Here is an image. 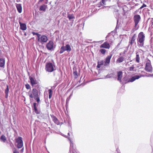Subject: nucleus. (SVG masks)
<instances>
[{
	"label": "nucleus",
	"mask_w": 153,
	"mask_h": 153,
	"mask_svg": "<svg viewBox=\"0 0 153 153\" xmlns=\"http://www.w3.org/2000/svg\"><path fill=\"white\" fill-rule=\"evenodd\" d=\"M141 77V76H140L139 75H136L134 76H132L130 78L128 82H132L134 81L135 80L139 79L140 77Z\"/></svg>",
	"instance_id": "nucleus-17"
},
{
	"label": "nucleus",
	"mask_w": 153,
	"mask_h": 153,
	"mask_svg": "<svg viewBox=\"0 0 153 153\" xmlns=\"http://www.w3.org/2000/svg\"><path fill=\"white\" fill-rule=\"evenodd\" d=\"M148 22H149L150 23L149 30H151L152 28L153 27V18H149L148 20Z\"/></svg>",
	"instance_id": "nucleus-18"
},
{
	"label": "nucleus",
	"mask_w": 153,
	"mask_h": 153,
	"mask_svg": "<svg viewBox=\"0 0 153 153\" xmlns=\"http://www.w3.org/2000/svg\"><path fill=\"white\" fill-rule=\"evenodd\" d=\"M103 5H106L110 2V0H102Z\"/></svg>",
	"instance_id": "nucleus-24"
},
{
	"label": "nucleus",
	"mask_w": 153,
	"mask_h": 153,
	"mask_svg": "<svg viewBox=\"0 0 153 153\" xmlns=\"http://www.w3.org/2000/svg\"><path fill=\"white\" fill-rule=\"evenodd\" d=\"M47 7V6L45 4L41 5L40 6L39 8V10L40 11H43L45 12L46 11V9Z\"/></svg>",
	"instance_id": "nucleus-21"
},
{
	"label": "nucleus",
	"mask_w": 153,
	"mask_h": 153,
	"mask_svg": "<svg viewBox=\"0 0 153 153\" xmlns=\"http://www.w3.org/2000/svg\"><path fill=\"white\" fill-rule=\"evenodd\" d=\"M112 42L111 43H109L108 42L106 41L101 44L100 46V48L99 51L100 53L103 55L105 54L107 51L105 49H109L111 45Z\"/></svg>",
	"instance_id": "nucleus-2"
},
{
	"label": "nucleus",
	"mask_w": 153,
	"mask_h": 153,
	"mask_svg": "<svg viewBox=\"0 0 153 153\" xmlns=\"http://www.w3.org/2000/svg\"><path fill=\"white\" fill-rule=\"evenodd\" d=\"M5 94V98H7L8 96V94Z\"/></svg>",
	"instance_id": "nucleus-40"
},
{
	"label": "nucleus",
	"mask_w": 153,
	"mask_h": 153,
	"mask_svg": "<svg viewBox=\"0 0 153 153\" xmlns=\"http://www.w3.org/2000/svg\"><path fill=\"white\" fill-rule=\"evenodd\" d=\"M48 40L47 36L45 35H41L40 34L38 37L37 38L38 42L43 44L44 43L46 42Z\"/></svg>",
	"instance_id": "nucleus-3"
},
{
	"label": "nucleus",
	"mask_w": 153,
	"mask_h": 153,
	"mask_svg": "<svg viewBox=\"0 0 153 153\" xmlns=\"http://www.w3.org/2000/svg\"><path fill=\"white\" fill-rule=\"evenodd\" d=\"M75 79H76L78 77V73L76 71H75L73 73Z\"/></svg>",
	"instance_id": "nucleus-30"
},
{
	"label": "nucleus",
	"mask_w": 153,
	"mask_h": 153,
	"mask_svg": "<svg viewBox=\"0 0 153 153\" xmlns=\"http://www.w3.org/2000/svg\"><path fill=\"white\" fill-rule=\"evenodd\" d=\"M68 17L70 20L75 18V17L73 14H68Z\"/></svg>",
	"instance_id": "nucleus-29"
},
{
	"label": "nucleus",
	"mask_w": 153,
	"mask_h": 153,
	"mask_svg": "<svg viewBox=\"0 0 153 153\" xmlns=\"http://www.w3.org/2000/svg\"><path fill=\"white\" fill-rule=\"evenodd\" d=\"M123 72L121 71L117 72V80L120 82H122V79L123 78Z\"/></svg>",
	"instance_id": "nucleus-11"
},
{
	"label": "nucleus",
	"mask_w": 153,
	"mask_h": 153,
	"mask_svg": "<svg viewBox=\"0 0 153 153\" xmlns=\"http://www.w3.org/2000/svg\"><path fill=\"white\" fill-rule=\"evenodd\" d=\"M19 23L20 26V28L21 30H25L26 29L27 26L25 24L22 23L20 21L19 22Z\"/></svg>",
	"instance_id": "nucleus-16"
},
{
	"label": "nucleus",
	"mask_w": 153,
	"mask_h": 153,
	"mask_svg": "<svg viewBox=\"0 0 153 153\" xmlns=\"http://www.w3.org/2000/svg\"><path fill=\"white\" fill-rule=\"evenodd\" d=\"M101 65H100L98 63L97 65V68H100L101 67Z\"/></svg>",
	"instance_id": "nucleus-39"
},
{
	"label": "nucleus",
	"mask_w": 153,
	"mask_h": 153,
	"mask_svg": "<svg viewBox=\"0 0 153 153\" xmlns=\"http://www.w3.org/2000/svg\"><path fill=\"white\" fill-rule=\"evenodd\" d=\"M36 102H34L33 103V106H32V108L33 110L34 109H36V108H37L36 107Z\"/></svg>",
	"instance_id": "nucleus-35"
},
{
	"label": "nucleus",
	"mask_w": 153,
	"mask_h": 153,
	"mask_svg": "<svg viewBox=\"0 0 153 153\" xmlns=\"http://www.w3.org/2000/svg\"><path fill=\"white\" fill-rule=\"evenodd\" d=\"M134 65H132L131 67H129L128 68V70L129 71H134Z\"/></svg>",
	"instance_id": "nucleus-28"
},
{
	"label": "nucleus",
	"mask_w": 153,
	"mask_h": 153,
	"mask_svg": "<svg viewBox=\"0 0 153 153\" xmlns=\"http://www.w3.org/2000/svg\"><path fill=\"white\" fill-rule=\"evenodd\" d=\"M152 67L151 65V62L150 60L149 62L146 63L145 69L146 71L150 73L152 72Z\"/></svg>",
	"instance_id": "nucleus-7"
},
{
	"label": "nucleus",
	"mask_w": 153,
	"mask_h": 153,
	"mask_svg": "<svg viewBox=\"0 0 153 153\" xmlns=\"http://www.w3.org/2000/svg\"><path fill=\"white\" fill-rule=\"evenodd\" d=\"M140 16L139 15H137L134 16V20L135 23L134 27H137V26L140 22Z\"/></svg>",
	"instance_id": "nucleus-8"
},
{
	"label": "nucleus",
	"mask_w": 153,
	"mask_h": 153,
	"mask_svg": "<svg viewBox=\"0 0 153 153\" xmlns=\"http://www.w3.org/2000/svg\"><path fill=\"white\" fill-rule=\"evenodd\" d=\"M145 39V35L143 32H140L138 34L137 39V44L139 47H142L144 46Z\"/></svg>",
	"instance_id": "nucleus-1"
},
{
	"label": "nucleus",
	"mask_w": 153,
	"mask_h": 153,
	"mask_svg": "<svg viewBox=\"0 0 153 153\" xmlns=\"http://www.w3.org/2000/svg\"><path fill=\"white\" fill-rule=\"evenodd\" d=\"M44 0H39V2H42V1H43Z\"/></svg>",
	"instance_id": "nucleus-42"
},
{
	"label": "nucleus",
	"mask_w": 153,
	"mask_h": 153,
	"mask_svg": "<svg viewBox=\"0 0 153 153\" xmlns=\"http://www.w3.org/2000/svg\"><path fill=\"white\" fill-rule=\"evenodd\" d=\"M0 139L4 143L5 142L6 140V138L4 135H2Z\"/></svg>",
	"instance_id": "nucleus-26"
},
{
	"label": "nucleus",
	"mask_w": 153,
	"mask_h": 153,
	"mask_svg": "<svg viewBox=\"0 0 153 153\" xmlns=\"http://www.w3.org/2000/svg\"><path fill=\"white\" fill-rule=\"evenodd\" d=\"M152 31L153 32V28H152Z\"/></svg>",
	"instance_id": "nucleus-43"
},
{
	"label": "nucleus",
	"mask_w": 153,
	"mask_h": 153,
	"mask_svg": "<svg viewBox=\"0 0 153 153\" xmlns=\"http://www.w3.org/2000/svg\"><path fill=\"white\" fill-rule=\"evenodd\" d=\"M112 55L111 54L107 56L105 58L104 61V66H108L110 64L111 59L112 57Z\"/></svg>",
	"instance_id": "nucleus-9"
},
{
	"label": "nucleus",
	"mask_w": 153,
	"mask_h": 153,
	"mask_svg": "<svg viewBox=\"0 0 153 153\" xmlns=\"http://www.w3.org/2000/svg\"><path fill=\"white\" fill-rule=\"evenodd\" d=\"M146 7V5L145 4H143V5L141 6V7H140V9H142L144 7Z\"/></svg>",
	"instance_id": "nucleus-38"
},
{
	"label": "nucleus",
	"mask_w": 153,
	"mask_h": 153,
	"mask_svg": "<svg viewBox=\"0 0 153 153\" xmlns=\"http://www.w3.org/2000/svg\"><path fill=\"white\" fill-rule=\"evenodd\" d=\"M65 47L66 51L68 52H70L71 50L70 45L69 44L66 45Z\"/></svg>",
	"instance_id": "nucleus-23"
},
{
	"label": "nucleus",
	"mask_w": 153,
	"mask_h": 153,
	"mask_svg": "<svg viewBox=\"0 0 153 153\" xmlns=\"http://www.w3.org/2000/svg\"><path fill=\"white\" fill-rule=\"evenodd\" d=\"M51 117L53 121L57 125L60 124V122L58 119L53 115H51Z\"/></svg>",
	"instance_id": "nucleus-14"
},
{
	"label": "nucleus",
	"mask_w": 153,
	"mask_h": 153,
	"mask_svg": "<svg viewBox=\"0 0 153 153\" xmlns=\"http://www.w3.org/2000/svg\"><path fill=\"white\" fill-rule=\"evenodd\" d=\"M136 34H134L131 38L130 39V45L132 46L135 42V41L136 39Z\"/></svg>",
	"instance_id": "nucleus-13"
},
{
	"label": "nucleus",
	"mask_w": 153,
	"mask_h": 153,
	"mask_svg": "<svg viewBox=\"0 0 153 153\" xmlns=\"http://www.w3.org/2000/svg\"><path fill=\"white\" fill-rule=\"evenodd\" d=\"M5 65V59L3 58L0 59V67L4 68Z\"/></svg>",
	"instance_id": "nucleus-20"
},
{
	"label": "nucleus",
	"mask_w": 153,
	"mask_h": 153,
	"mask_svg": "<svg viewBox=\"0 0 153 153\" xmlns=\"http://www.w3.org/2000/svg\"><path fill=\"white\" fill-rule=\"evenodd\" d=\"M32 33L33 35H36L37 36V38L39 36L40 34L38 33H36L34 32H32Z\"/></svg>",
	"instance_id": "nucleus-34"
},
{
	"label": "nucleus",
	"mask_w": 153,
	"mask_h": 153,
	"mask_svg": "<svg viewBox=\"0 0 153 153\" xmlns=\"http://www.w3.org/2000/svg\"><path fill=\"white\" fill-rule=\"evenodd\" d=\"M139 28V26H138V27H137V29H136V30H137Z\"/></svg>",
	"instance_id": "nucleus-44"
},
{
	"label": "nucleus",
	"mask_w": 153,
	"mask_h": 153,
	"mask_svg": "<svg viewBox=\"0 0 153 153\" xmlns=\"http://www.w3.org/2000/svg\"><path fill=\"white\" fill-rule=\"evenodd\" d=\"M15 140L16 143H17V148L19 149L22 148L23 145L22 138L21 137H19L16 139Z\"/></svg>",
	"instance_id": "nucleus-6"
},
{
	"label": "nucleus",
	"mask_w": 153,
	"mask_h": 153,
	"mask_svg": "<svg viewBox=\"0 0 153 153\" xmlns=\"http://www.w3.org/2000/svg\"><path fill=\"white\" fill-rule=\"evenodd\" d=\"M25 36H26V33H25Z\"/></svg>",
	"instance_id": "nucleus-45"
},
{
	"label": "nucleus",
	"mask_w": 153,
	"mask_h": 153,
	"mask_svg": "<svg viewBox=\"0 0 153 153\" xmlns=\"http://www.w3.org/2000/svg\"><path fill=\"white\" fill-rule=\"evenodd\" d=\"M126 0L127 1H130V0Z\"/></svg>",
	"instance_id": "nucleus-46"
},
{
	"label": "nucleus",
	"mask_w": 153,
	"mask_h": 153,
	"mask_svg": "<svg viewBox=\"0 0 153 153\" xmlns=\"http://www.w3.org/2000/svg\"><path fill=\"white\" fill-rule=\"evenodd\" d=\"M98 63L99 64L101 65H103L104 64V62L103 60H102L100 61H98Z\"/></svg>",
	"instance_id": "nucleus-36"
},
{
	"label": "nucleus",
	"mask_w": 153,
	"mask_h": 153,
	"mask_svg": "<svg viewBox=\"0 0 153 153\" xmlns=\"http://www.w3.org/2000/svg\"><path fill=\"white\" fill-rule=\"evenodd\" d=\"M140 51H143L141 49H140L139 52H136V56L135 58V61L136 62L138 63H139L140 62V57L139 54V53H141Z\"/></svg>",
	"instance_id": "nucleus-12"
},
{
	"label": "nucleus",
	"mask_w": 153,
	"mask_h": 153,
	"mask_svg": "<svg viewBox=\"0 0 153 153\" xmlns=\"http://www.w3.org/2000/svg\"><path fill=\"white\" fill-rule=\"evenodd\" d=\"M37 86H38V87H39V85H37Z\"/></svg>",
	"instance_id": "nucleus-47"
},
{
	"label": "nucleus",
	"mask_w": 153,
	"mask_h": 153,
	"mask_svg": "<svg viewBox=\"0 0 153 153\" xmlns=\"http://www.w3.org/2000/svg\"><path fill=\"white\" fill-rule=\"evenodd\" d=\"M28 94L30 98H35L38 96V91L36 88H34L32 89V93L31 91H29Z\"/></svg>",
	"instance_id": "nucleus-4"
},
{
	"label": "nucleus",
	"mask_w": 153,
	"mask_h": 153,
	"mask_svg": "<svg viewBox=\"0 0 153 153\" xmlns=\"http://www.w3.org/2000/svg\"><path fill=\"white\" fill-rule=\"evenodd\" d=\"M16 6L18 12L20 13L22 11V7L21 4H16Z\"/></svg>",
	"instance_id": "nucleus-19"
},
{
	"label": "nucleus",
	"mask_w": 153,
	"mask_h": 153,
	"mask_svg": "<svg viewBox=\"0 0 153 153\" xmlns=\"http://www.w3.org/2000/svg\"><path fill=\"white\" fill-rule=\"evenodd\" d=\"M66 51L65 48L64 46H62L61 48V50L59 52V53L61 54L63 53L65 51Z\"/></svg>",
	"instance_id": "nucleus-27"
},
{
	"label": "nucleus",
	"mask_w": 153,
	"mask_h": 153,
	"mask_svg": "<svg viewBox=\"0 0 153 153\" xmlns=\"http://www.w3.org/2000/svg\"><path fill=\"white\" fill-rule=\"evenodd\" d=\"M29 79L30 80L31 85L32 87L34 85L37 84V82L35 78L31 77H30Z\"/></svg>",
	"instance_id": "nucleus-15"
},
{
	"label": "nucleus",
	"mask_w": 153,
	"mask_h": 153,
	"mask_svg": "<svg viewBox=\"0 0 153 153\" xmlns=\"http://www.w3.org/2000/svg\"><path fill=\"white\" fill-rule=\"evenodd\" d=\"M49 94V98L51 99V98L53 95V91L51 89H49L48 90Z\"/></svg>",
	"instance_id": "nucleus-25"
},
{
	"label": "nucleus",
	"mask_w": 153,
	"mask_h": 153,
	"mask_svg": "<svg viewBox=\"0 0 153 153\" xmlns=\"http://www.w3.org/2000/svg\"><path fill=\"white\" fill-rule=\"evenodd\" d=\"M54 43L53 41H50L46 45V48L49 50H51L53 48Z\"/></svg>",
	"instance_id": "nucleus-10"
},
{
	"label": "nucleus",
	"mask_w": 153,
	"mask_h": 153,
	"mask_svg": "<svg viewBox=\"0 0 153 153\" xmlns=\"http://www.w3.org/2000/svg\"><path fill=\"white\" fill-rule=\"evenodd\" d=\"M24 150V148H22V149L21 150L20 152H23Z\"/></svg>",
	"instance_id": "nucleus-41"
},
{
	"label": "nucleus",
	"mask_w": 153,
	"mask_h": 153,
	"mask_svg": "<svg viewBox=\"0 0 153 153\" xmlns=\"http://www.w3.org/2000/svg\"><path fill=\"white\" fill-rule=\"evenodd\" d=\"M9 92V86L8 85H7V88L5 90V94H8Z\"/></svg>",
	"instance_id": "nucleus-31"
},
{
	"label": "nucleus",
	"mask_w": 153,
	"mask_h": 153,
	"mask_svg": "<svg viewBox=\"0 0 153 153\" xmlns=\"http://www.w3.org/2000/svg\"><path fill=\"white\" fill-rule=\"evenodd\" d=\"M124 57L123 56H121L117 59L116 62L117 63H120L123 62L124 61Z\"/></svg>",
	"instance_id": "nucleus-22"
},
{
	"label": "nucleus",
	"mask_w": 153,
	"mask_h": 153,
	"mask_svg": "<svg viewBox=\"0 0 153 153\" xmlns=\"http://www.w3.org/2000/svg\"><path fill=\"white\" fill-rule=\"evenodd\" d=\"M34 110V112L36 114H39V111L38 110L37 108H36V109H33Z\"/></svg>",
	"instance_id": "nucleus-37"
},
{
	"label": "nucleus",
	"mask_w": 153,
	"mask_h": 153,
	"mask_svg": "<svg viewBox=\"0 0 153 153\" xmlns=\"http://www.w3.org/2000/svg\"><path fill=\"white\" fill-rule=\"evenodd\" d=\"M25 87L27 89H29L30 88V86L28 84H26L25 85Z\"/></svg>",
	"instance_id": "nucleus-33"
},
{
	"label": "nucleus",
	"mask_w": 153,
	"mask_h": 153,
	"mask_svg": "<svg viewBox=\"0 0 153 153\" xmlns=\"http://www.w3.org/2000/svg\"><path fill=\"white\" fill-rule=\"evenodd\" d=\"M34 98L35 100H36L37 102L38 103H39L40 102V99H39V97L38 96H37V97H36V98Z\"/></svg>",
	"instance_id": "nucleus-32"
},
{
	"label": "nucleus",
	"mask_w": 153,
	"mask_h": 153,
	"mask_svg": "<svg viewBox=\"0 0 153 153\" xmlns=\"http://www.w3.org/2000/svg\"><path fill=\"white\" fill-rule=\"evenodd\" d=\"M45 70L49 72H51L54 71L53 65L52 63H47L45 67Z\"/></svg>",
	"instance_id": "nucleus-5"
}]
</instances>
